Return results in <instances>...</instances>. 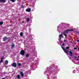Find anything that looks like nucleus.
Wrapping results in <instances>:
<instances>
[{"label": "nucleus", "instance_id": "nucleus-34", "mask_svg": "<svg viewBox=\"0 0 79 79\" xmlns=\"http://www.w3.org/2000/svg\"><path fill=\"white\" fill-rule=\"evenodd\" d=\"M2 79H5L4 78H3Z\"/></svg>", "mask_w": 79, "mask_h": 79}, {"label": "nucleus", "instance_id": "nucleus-24", "mask_svg": "<svg viewBox=\"0 0 79 79\" xmlns=\"http://www.w3.org/2000/svg\"><path fill=\"white\" fill-rule=\"evenodd\" d=\"M76 33L79 34V31H76Z\"/></svg>", "mask_w": 79, "mask_h": 79}, {"label": "nucleus", "instance_id": "nucleus-35", "mask_svg": "<svg viewBox=\"0 0 79 79\" xmlns=\"http://www.w3.org/2000/svg\"><path fill=\"white\" fill-rule=\"evenodd\" d=\"M78 51H79V47L78 48Z\"/></svg>", "mask_w": 79, "mask_h": 79}, {"label": "nucleus", "instance_id": "nucleus-14", "mask_svg": "<svg viewBox=\"0 0 79 79\" xmlns=\"http://www.w3.org/2000/svg\"><path fill=\"white\" fill-rule=\"evenodd\" d=\"M20 36H21V37H23V33L22 32H20Z\"/></svg>", "mask_w": 79, "mask_h": 79}, {"label": "nucleus", "instance_id": "nucleus-29", "mask_svg": "<svg viewBox=\"0 0 79 79\" xmlns=\"http://www.w3.org/2000/svg\"><path fill=\"white\" fill-rule=\"evenodd\" d=\"M66 40L64 39V42H66Z\"/></svg>", "mask_w": 79, "mask_h": 79}, {"label": "nucleus", "instance_id": "nucleus-36", "mask_svg": "<svg viewBox=\"0 0 79 79\" xmlns=\"http://www.w3.org/2000/svg\"><path fill=\"white\" fill-rule=\"evenodd\" d=\"M50 68H51V66H50Z\"/></svg>", "mask_w": 79, "mask_h": 79}, {"label": "nucleus", "instance_id": "nucleus-6", "mask_svg": "<svg viewBox=\"0 0 79 79\" xmlns=\"http://www.w3.org/2000/svg\"><path fill=\"white\" fill-rule=\"evenodd\" d=\"M3 41L4 42H5L7 40V37L6 36H4L3 39Z\"/></svg>", "mask_w": 79, "mask_h": 79}, {"label": "nucleus", "instance_id": "nucleus-25", "mask_svg": "<svg viewBox=\"0 0 79 79\" xmlns=\"http://www.w3.org/2000/svg\"><path fill=\"white\" fill-rule=\"evenodd\" d=\"M21 6H22V8H24V6L23 5H21Z\"/></svg>", "mask_w": 79, "mask_h": 79}, {"label": "nucleus", "instance_id": "nucleus-10", "mask_svg": "<svg viewBox=\"0 0 79 79\" xmlns=\"http://www.w3.org/2000/svg\"><path fill=\"white\" fill-rule=\"evenodd\" d=\"M69 52L70 54V56H73V52H72V51H70Z\"/></svg>", "mask_w": 79, "mask_h": 79}, {"label": "nucleus", "instance_id": "nucleus-20", "mask_svg": "<svg viewBox=\"0 0 79 79\" xmlns=\"http://www.w3.org/2000/svg\"><path fill=\"white\" fill-rule=\"evenodd\" d=\"M64 35L65 36V37H67V35H66V34L65 33H64Z\"/></svg>", "mask_w": 79, "mask_h": 79}, {"label": "nucleus", "instance_id": "nucleus-11", "mask_svg": "<svg viewBox=\"0 0 79 79\" xmlns=\"http://www.w3.org/2000/svg\"><path fill=\"white\" fill-rule=\"evenodd\" d=\"M0 2H3V3H5L6 0H0Z\"/></svg>", "mask_w": 79, "mask_h": 79}, {"label": "nucleus", "instance_id": "nucleus-4", "mask_svg": "<svg viewBox=\"0 0 79 79\" xmlns=\"http://www.w3.org/2000/svg\"><path fill=\"white\" fill-rule=\"evenodd\" d=\"M20 54L21 55H24V54L25 53V51L24 50H21V52H20Z\"/></svg>", "mask_w": 79, "mask_h": 79}, {"label": "nucleus", "instance_id": "nucleus-15", "mask_svg": "<svg viewBox=\"0 0 79 79\" xmlns=\"http://www.w3.org/2000/svg\"><path fill=\"white\" fill-rule=\"evenodd\" d=\"M17 77L18 79H20V75H17Z\"/></svg>", "mask_w": 79, "mask_h": 79}, {"label": "nucleus", "instance_id": "nucleus-28", "mask_svg": "<svg viewBox=\"0 0 79 79\" xmlns=\"http://www.w3.org/2000/svg\"><path fill=\"white\" fill-rule=\"evenodd\" d=\"M51 70V71H53V70H54V69L52 68Z\"/></svg>", "mask_w": 79, "mask_h": 79}, {"label": "nucleus", "instance_id": "nucleus-12", "mask_svg": "<svg viewBox=\"0 0 79 79\" xmlns=\"http://www.w3.org/2000/svg\"><path fill=\"white\" fill-rule=\"evenodd\" d=\"M8 61L7 60H5V64H6V65H7V64H8Z\"/></svg>", "mask_w": 79, "mask_h": 79}, {"label": "nucleus", "instance_id": "nucleus-8", "mask_svg": "<svg viewBox=\"0 0 79 79\" xmlns=\"http://www.w3.org/2000/svg\"><path fill=\"white\" fill-rule=\"evenodd\" d=\"M26 11L27 12H30L31 11V8L27 9L26 10Z\"/></svg>", "mask_w": 79, "mask_h": 79}, {"label": "nucleus", "instance_id": "nucleus-23", "mask_svg": "<svg viewBox=\"0 0 79 79\" xmlns=\"http://www.w3.org/2000/svg\"><path fill=\"white\" fill-rule=\"evenodd\" d=\"M69 48V47L67 46L66 47V49H68Z\"/></svg>", "mask_w": 79, "mask_h": 79}, {"label": "nucleus", "instance_id": "nucleus-2", "mask_svg": "<svg viewBox=\"0 0 79 79\" xmlns=\"http://www.w3.org/2000/svg\"><path fill=\"white\" fill-rule=\"evenodd\" d=\"M61 48L64 50V52H65V53H66V54H68V52L69 51V50H66V49H65L64 48H63L62 46H61Z\"/></svg>", "mask_w": 79, "mask_h": 79}, {"label": "nucleus", "instance_id": "nucleus-17", "mask_svg": "<svg viewBox=\"0 0 79 79\" xmlns=\"http://www.w3.org/2000/svg\"><path fill=\"white\" fill-rule=\"evenodd\" d=\"M29 18H27V21H29Z\"/></svg>", "mask_w": 79, "mask_h": 79}, {"label": "nucleus", "instance_id": "nucleus-5", "mask_svg": "<svg viewBox=\"0 0 79 79\" xmlns=\"http://www.w3.org/2000/svg\"><path fill=\"white\" fill-rule=\"evenodd\" d=\"M10 47L11 49H13V48H15V44H14V43H12L10 45Z\"/></svg>", "mask_w": 79, "mask_h": 79}, {"label": "nucleus", "instance_id": "nucleus-3", "mask_svg": "<svg viewBox=\"0 0 79 79\" xmlns=\"http://www.w3.org/2000/svg\"><path fill=\"white\" fill-rule=\"evenodd\" d=\"M11 66H13V67H14V68H16V66H17V64L15 62L13 64H11Z\"/></svg>", "mask_w": 79, "mask_h": 79}, {"label": "nucleus", "instance_id": "nucleus-18", "mask_svg": "<svg viewBox=\"0 0 79 79\" xmlns=\"http://www.w3.org/2000/svg\"><path fill=\"white\" fill-rule=\"evenodd\" d=\"M3 24V23L2 22H0V25H2Z\"/></svg>", "mask_w": 79, "mask_h": 79}, {"label": "nucleus", "instance_id": "nucleus-1", "mask_svg": "<svg viewBox=\"0 0 79 79\" xmlns=\"http://www.w3.org/2000/svg\"><path fill=\"white\" fill-rule=\"evenodd\" d=\"M73 31V29H67L64 31L62 33V34H65V33H68V32H71V31Z\"/></svg>", "mask_w": 79, "mask_h": 79}, {"label": "nucleus", "instance_id": "nucleus-9", "mask_svg": "<svg viewBox=\"0 0 79 79\" xmlns=\"http://www.w3.org/2000/svg\"><path fill=\"white\" fill-rule=\"evenodd\" d=\"M20 73L22 77H24V74L23 73V72H20Z\"/></svg>", "mask_w": 79, "mask_h": 79}, {"label": "nucleus", "instance_id": "nucleus-32", "mask_svg": "<svg viewBox=\"0 0 79 79\" xmlns=\"http://www.w3.org/2000/svg\"><path fill=\"white\" fill-rule=\"evenodd\" d=\"M60 42H61V43H63V41H61Z\"/></svg>", "mask_w": 79, "mask_h": 79}, {"label": "nucleus", "instance_id": "nucleus-21", "mask_svg": "<svg viewBox=\"0 0 79 79\" xmlns=\"http://www.w3.org/2000/svg\"><path fill=\"white\" fill-rule=\"evenodd\" d=\"M18 66H21V63H18Z\"/></svg>", "mask_w": 79, "mask_h": 79}, {"label": "nucleus", "instance_id": "nucleus-19", "mask_svg": "<svg viewBox=\"0 0 79 79\" xmlns=\"http://www.w3.org/2000/svg\"><path fill=\"white\" fill-rule=\"evenodd\" d=\"M74 58H75V60H77V57H76V56H75L74 57Z\"/></svg>", "mask_w": 79, "mask_h": 79}, {"label": "nucleus", "instance_id": "nucleus-27", "mask_svg": "<svg viewBox=\"0 0 79 79\" xmlns=\"http://www.w3.org/2000/svg\"><path fill=\"white\" fill-rule=\"evenodd\" d=\"M62 45V46H64V43H63Z\"/></svg>", "mask_w": 79, "mask_h": 79}, {"label": "nucleus", "instance_id": "nucleus-33", "mask_svg": "<svg viewBox=\"0 0 79 79\" xmlns=\"http://www.w3.org/2000/svg\"><path fill=\"white\" fill-rule=\"evenodd\" d=\"M77 60H79V59L77 58Z\"/></svg>", "mask_w": 79, "mask_h": 79}, {"label": "nucleus", "instance_id": "nucleus-26", "mask_svg": "<svg viewBox=\"0 0 79 79\" xmlns=\"http://www.w3.org/2000/svg\"><path fill=\"white\" fill-rule=\"evenodd\" d=\"M74 50H77V48H74Z\"/></svg>", "mask_w": 79, "mask_h": 79}, {"label": "nucleus", "instance_id": "nucleus-16", "mask_svg": "<svg viewBox=\"0 0 79 79\" xmlns=\"http://www.w3.org/2000/svg\"><path fill=\"white\" fill-rule=\"evenodd\" d=\"M26 58H28V57H29V54H26Z\"/></svg>", "mask_w": 79, "mask_h": 79}, {"label": "nucleus", "instance_id": "nucleus-7", "mask_svg": "<svg viewBox=\"0 0 79 79\" xmlns=\"http://www.w3.org/2000/svg\"><path fill=\"white\" fill-rule=\"evenodd\" d=\"M4 59V57L3 56H2V57L1 58V60L0 61V64L1 63H3V60Z\"/></svg>", "mask_w": 79, "mask_h": 79}, {"label": "nucleus", "instance_id": "nucleus-31", "mask_svg": "<svg viewBox=\"0 0 79 79\" xmlns=\"http://www.w3.org/2000/svg\"><path fill=\"white\" fill-rule=\"evenodd\" d=\"M62 38H63V39H64V37H63V36H62Z\"/></svg>", "mask_w": 79, "mask_h": 79}, {"label": "nucleus", "instance_id": "nucleus-13", "mask_svg": "<svg viewBox=\"0 0 79 79\" xmlns=\"http://www.w3.org/2000/svg\"><path fill=\"white\" fill-rule=\"evenodd\" d=\"M63 35L62 34H60V35H59V39L61 40V37H62V36Z\"/></svg>", "mask_w": 79, "mask_h": 79}, {"label": "nucleus", "instance_id": "nucleus-30", "mask_svg": "<svg viewBox=\"0 0 79 79\" xmlns=\"http://www.w3.org/2000/svg\"><path fill=\"white\" fill-rule=\"evenodd\" d=\"M77 42H79V40H77Z\"/></svg>", "mask_w": 79, "mask_h": 79}, {"label": "nucleus", "instance_id": "nucleus-22", "mask_svg": "<svg viewBox=\"0 0 79 79\" xmlns=\"http://www.w3.org/2000/svg\"><path fill=\"white\" fill-rule=\"evenodd\" d=\"M15 0H10V1H11V2H15Z\"/></svg>", "mask_w": 79, "mask_h": 79}]
</instances>
